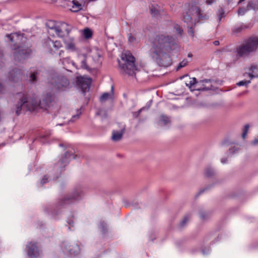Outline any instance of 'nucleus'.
Masks as SVG:
<instances>
[{
	"instance_id": "nucleus-1",
	"label": "nucleus",
	"mask_w": 258,
	"mask_h": 258,
	"mask_svg": "<svg viewBox=\"0 0 258 258\" xmlns=\"http://www.w3.org/2000/svg\"><path fill=\"white\" fill-rule=\"evenodd\" d=\"M151 47L149 53L159 66L167 67L172 63L169 52L176 44L175 39L165 34L156 35L150 40Z\"/></svg>"
},
{
	"instance_id": "nucleus-2",
	"label": "nucleus",
	"mask_w": 258,
	"mask_h": 258,
	"mask_svg": "<svg viewBox=\"0 0 258 258\" xmlns=\"http://www.w3.org/2000/svg\"><path fill=\"white\" fill-rule=\"evenodd\" d=\"M21 96L16 106V114L19 116L22 109L27 111H34L37 108L47 109L54 101L55 96L51 92L46 93L43 96L41 100L37 98H30L24 94L19 93Z\"/></svg>"
},
{
	"instance_id": "nucleus-3",
	"label": "nucleus",
	"mask_w": 258,
	"mask_h": 258,
	"mask_svg": "<svg viewBox=\"0 0 258 258\" xmlns=\"http://www.w3.org/2000/svg\"><path fill=\"white\" fill-rule=\"evenodd\" d=\"M84 196L83 187L81 186L76 187L72 192L60 199L55 205H47L44 210L52 218L57 219L61 212V208L67 205L80 201Z\"/></svg>"
},
{
	"instance_id": "nucleus-4",
	"label": "nucleus",
	"mask_w": 258,
	"mask_h": 258,
	"mask_svg": "<svg viewBox=\"0 0 258 258\" xmlns=\"http://www.w3.org/2000/svg\"><path fill=\"white\" fill-rule=\"evenodd\" d=\"M76 157L77 155H74L72 152L66 151L51 168L48 174L45 175L42 178L40 182L41 185L47 183L51 179L56 180L58 178L65 167L69 164L71 159H76Z\"/></svg>"
},
{
	"instance_id": "nucleus-5",
	"label": "nucleus",
	"mask_w": 258,
	"mask_h": 258,
	"mask_svg": "<svg viewBox=\"0 0 258 258\" xmlns=\"http://www.w3.org/2000/svg\"><path fill=\"white\" fill-rule=\"evenodd\" d=\"M7 37L12 43H14L12 49L14 52V58L16 61L20 62L28 57L32 53V50L28 47H22L17 44V41L22 38L21 35L17 33L7 34Z\"/></svg>"
},
{
	"instance_id": "nucleus-6",
	"label": "nucleus",
	"mask_w": 258,
	"mask_h": 258,
	"mask_svg": "<svg viewBox=\"0 0 258 258\" xmlns=\"http://www.w3.org/2000/svg\"><path fill=\"white\" fill-rule=\"evenodd\" d=\"M258 48V37H250L244 43L237 47L236 51L240 57L248 56Z\"/></svg>"
},
{
	"instance_id": "nucleus-7",
	"label": "nucleus",
	"mask_w": 258,
	"mask_h": 258,
	"mask_svg": "<svg viewBox=\"0 0 258 258\" xmlns=\"http://www.w3.org/2000/svg\"><path fill=\"white\" fill-rule=\"evenodd\" d=\"M48 83L51 88L55 91H63L69 88L70 82L63 76L53 74L48 78Z\"/></svg>"
},
{
	"instance_id": "nucleus-8",
	"label": "nucleus",
	"mask_w": 258,
	"mask_h": 258,
	"mask_svg": "<svg viewBox=\"0 0 258 258\" xmlns=\"http://www.w3.org/2000/svg\"><path fill=\"white\" fill-rule=\"evenodd\" d=\"M122 59L124 61L123 63H121L120 61H118L119 67L123 71V73L127 74L130 76H135L136 75V71H138L137 66L135 65V58L131 53H125L122 55Z\"/></svg>"
},
{
	"instance_id": "nucleus-9",
	"label": "nucleus",
	"mask_w": 258,
	"mask_h": 258,
	"mask_svg": "<svg viewBox=\"0 0 258 258\" xmlns=\"http://www.w3.org/2000/svg\"><path fill=\"white\" fill-rule=\"evenodd\" d=\"M25 250L28 258H40L42 255L40 246L35 242H28Z\"/></svg>"
},
{
	"instance_id": "nucleus-10",
	"label": "nucleus",
	"mask_w": 258,
	"mask_h": 258,
	"mask_svg": "<svg viewBox=\"0 0 258 258\" xmlns=\"http://www.w3.org/2000/svg\"><path fill=\"white\" fill-rule=\"evenodd\" d=\"M61 248L64 252L70 254L77 255L80 252V248L77 243L64 241L60 245Z\"/></svg>"
},
{
	"instance_id": "nucleus-11",
	"label": "nucleus",
	"mask_w": 258,
	"mask_h": 258,
	"mask_svg": "<svg viewBox=\"0 0 258 258\" xmlns=\"http://www.w3.org/2000/svg\"><path fill=\"white\" fill-rule=\"evenodd\" d=\"M92 80L90 78L78 77L76 80L77 86L83 93L89 91Z\"/></svg>"
},
{
	"instance_id": "nucleus-12",
	"label": "nucleus",
	"mask_w": 258,
	"mask_h": 258,
	"mask_svg": "<svg viewBox=\"0 0 258 258\" xmlns=\"http://www.w3.org/2000/svg\"><path fill=\"white\" fill-rule=\"evenodd\" d=\"M73 27L72 25L63 22L61 23L60 26H57L56 28L55 33L60 37H63L65 36H69L70 32L72 31Z\"/></svg>"
},
{
	"instance_id": "nucleus-13",
	"label": "nucleus",
	"mask_w": 258,
	"mask_h": 258,
	"mask_svg": "<svg viewBox=\"0 0 258 258\" xmlns=\"http://www.w3.org/2000/svg\"><path fill=\"white\" fill-rule=\"evenodd\" d=\"M191 5L189 6V9L187 11L182 14V20L184 23H186L187 25H196L197 23L196 20L194 21L192 18V16L195 15V12L191 11Z\"/></svg>"
},
{
	"instance_id": "nucleus-14",
	"label": "nucleus",
	"mask_w": 258,
	"mask_h": 258,
	"mask_svg": "<svg viewBox=\"0 0 258 258\" xmlns=\"http://www.w3.org/2000/svg\"><path fill=\"white\" fill-rule=\"evenodd\" d=\"M252 27V24L250 23L248 24H244L241 23L238 25L233 26L231 28L232 34L236 35L241 33L246 29H249Z\"/></svg>"
},
{
	"instance_id": "nucleus-15",
	"label": "nucleus",
	"mask_w": 258,
	"mask_h": 258,
	"mask_svg": "<svg viewBox=\"0 0 258 258\" xmlns=\"http://www.w3.org/2000/svg\"><path fill=\"white\" fill-rule=\"evenodd\" d=\"M9 78L12 82H18L22 78V72L21 70L18 68L12 69L9 72Z\"/></svg>"
},
{
	"instance_id": "nucleus-16",
	"label": "nucleus",
	"mask_w": 258,
	"mask_h": 258,
	"mask_svg": "<svg viewBox=\"0 0 258 258\" xmlns=\"http://www.w3.org/2000/svg\"><path fill=\"white\" fill-rule=\"evenodd\" d=\"M190 10L195 12V15L198 19V21H196L197 22H198L199 21H204L209 19V16L204 13L200 8L195 4L191 5V9Z\"/></svg>"
},
{
	"instance_id": "nucleus-17",
	"label": "nucleus",
	"mask_w": 258,
	"mask_h": 258,
	"mask_svg": "<svg viewBox=\"0 0 258 258\" xmlns=\"http://www.w3.org/2000/svg\"><path fill=\"white\" fill-rule=\"evenodd\" d=\"M196 84H195L194 82H192V80H190L189 83H186V86H188L190 91H193L194 90L205 91L211 90L213 88V86L211 84L208 86H206L204 84H202V86L200 88H192Z\"/></svg>"
},
{
	"instance_id": "nucleus-18",
	"label": "nucleus",
	"mask_w": 258,
	"mask_h": 258,
	"mask_svg": "<svg viewBox=\"0 0 258 258\" xmlns=\"http://www.w3.org/2000/svg\"><path fill=\"white\" fill-rule=\"evenodd\" d=\"M45 44L46 46H48V48H50V50H51V46H53L56 49H59L61 46V44L60 41H53L50 38L47 39V40L45 42Z\"/></svg>"
},
{
	"instance_id": "nucleus-19",
	"label": "nucleus",
	"mask_w": 258,
	"mask_h": 258,
	"mask_svg": "<svg viewBox=\"0 0 258 258\" xmlns=\"http://www.w3.org/2000/svg\"><path fill=\"white\" fill-rule=\"evenodd\" d=\"M125 132V127H123L120 132L113 131L112 139L114 141H120L122 138L123 134Z\"/></svg>"
},
{
	"instance_id": "nucleus-20",
	"label": "nucleus",
	"mask_w": 258,
	"mask_h": 258,
	"mask_svg": "<svg viewBox=\"0 0 258 258\" xmlns=\"http://www.w3.org/2000/svg\"><path fill=\"white\" fill-rule=\"evenodd\" d=\"M39 70H31L29 74V81L32 83H35L37 81V78L40 74Z\"/></svg>"
},
{
	"instance_id": "nucleus-21",
	"label": "nucleus",
	"mask_w": 258,
	"mask_h": 258,
	"mask_svg": "<svg viewBox=\"0 0 258 258\" xmlns=\"http://www.w3.org/2000/svg\"><path fill=\"white\" fill-rule=\"evenodd\" d=\"M216 16L217 18V22L219 24L222 21V19L226 17V14L224 9L220 7L216 12Z\"/></svg>"
},
{
	"instance_id": "nucleus-22",
	"label": "nucleus",
	"mask_w": 258,
	"mask_h": 258,
	"mask_svg": "<svg viewBox=\"0 0 258 258\" xmlns=\"http://www.w3.org/2000/svg\"><path fill=\"white\" fill-rule=\"evenodd\" d=\"M216 173L213 168L211 167H207L204 171V175L208 178H212L216 175Z\"/></svg>"
},
{
	"instance_id": "nucleus-23",
	"label": "nucleus",
	"mask_w": 258,
	"mask_h": 258,
	"mask_svg": "<svg viewBox=\"0 0 258 258\" xmlns=\"http://www.w3.org/2000/svg\"><path fill=\"white\" fill-rule=\"evenodd\" d=\"M199 215L202 220H206L210 217L211 212L210 211H206L203 210H201L199 212Z\"/></svg>"
},
{
	"instance_id": "nucleus-24",
	"label": "nucleus",
	"mask_w": 258,
	"mask_h": 258,
	"mask_svg": "<svg viewBox=\"0 0 258 258\" xmlns=\"http://www.w3.org/2000/svg\"><path fill=\"white\" fill-rule=\"evenodd\" d=\"M247 4L250 10H258V0H250Z\"/></svg>"
},
{
	"instance_id": "nucleus-25",
	"label": "nucleus",
	"mask_w": 258,
	"mask_h": 258,
	"mask_svg": "<svg viewBox=\"0 0 258 258\" xmlns=\"http://www.w3.org/2000/svg\"><path fill=\"white\" fill-rule=\"evenodd\" d=\"M151 103H152V100H150L148 107H146V106L143 107L142 108H141L140 109H139L138 111L133 112V117L134 118L138 117L140 116V115L142 111L145 110H148L149 109V108L150 107V104Z\"/></svg>"
},
{
	"instance_id": "nucleus-26",
	"label": "nucleus",
	"mask_w": 258,
	"mask_h": 258,
	"mask_svg": "<svg viewBox=\"0 0 258 258\" xmlns=\"http://www.w3.org/2000/svg\"><path fill=\"white\" fill-rule=\"evenodd\" d=\"M113 87H111V93H104L100 98V101H103L107 100L109 98H111V96L113 95Z\"/></svg>"
},
{
	"instance_id": "nucleus-27",
	"label": "nucleus",
	"mask_w": 258,
	"mask_h": 258,
	"mask_svg": "<svg viewBox=\"0 0 258 258\" xmlns=\"http://www.w3.org/2000/svg\"><path fill=\"white\" fill-rule=\"evenodd\" d=\"M72 3L74 5L73 6V12H77L82 9V5L78 1L73 0Z\"/></svg>"
},
{
	"instance_id": "nucleus-28",
	"label": "nucleus",
	"mask_w": 258,
	"mask_h": 258,
	"mask_svg": "<svg viewBox=\"0 0 258 258\" xmlns=\"http://www.w3.org/2000/svg\"><path fill=\"white\" fill-rule=\"evenodd\" d=\"M191 219L190 214H185L180 221V226H184Z\"/></svg>"
},
{
	"instance_id": "nucleus-29",
	"label": "nucleus",
	"mask_w": 258,
	"mask_h": 258,
	"mask_svg": "<svg viewBox=\"0 0 258 258\" xmlns=\"http://www.w3.org/2000/svg\"><path fill=\"white\" fill-rule=\"evenodd\" d=\"M93 32L91 30L88 28L84 29L83 31V35L86 39H89L92 37Z\"/></svg>"
},
{
	"instance_id": "nucleus-30",
	"label": "nucleus",
	"mask_w": 258,
	"mask_h": 258,
	"mask_svg": "<svg viewBox=\"0 0 258 258\" xmlns=\"http://www.w3.org/2000/svg\"><path fill=\"white\" fill-rule=\"evenodd\" d=\"M160 122L163 123V125H166L170 123V120L167 116L161 115L160 117Z\"/></svg>"
},
{
	"instance_id": "nucleus-31",
	"label": "nucleus",
	"mask_w": 258,
	"mask_h": 258,
	"mask_svg": "<svg viewBox=\"0 0 258 258\" xmlns=\"http://www.w3.org/2000/svg\"><path fill=\"white\" fill-rule=\"evenodd\" d=\"M150 12L153 16H157L159 15L158 10L154 6H149Z\"/></svg>"
},
{
	"instance_id": "nucleus-32",
	"label": "nucleus",
	"mask_w": 258,
	"mask_h": 258,
	"mask_svg": "<svg viewBox=\"0 0 258 258\" xmlns=\"http://www.w3.org/2000/svg\"><path fill=\"white\" fill-rule=\"evenodd\" d=\"M250 10V8L248 7V4L246 6V7H240L239 8L238 10V14L239 15L242 16L245 14V13L248 11Z\"/></svg>"
},
{
	"instance_id": "nucleus-33",
	"label": "nucleus",
	"mask_w": 258,
	"mask_h": 258,
	"mask_svg": "<svg viewBox=\"0 0 258 258\" xmlns=\"http://www.w3.org/2000/svg\"><path fill=\"white\" fill-rule=\"evenodd\" d=\"M81 67L82 69L86 70H88L89 69L88 66L87 64V56L86 55H84V58L81 61Z\"/></svg>"
},
{
	"instance_id": "nucleus-34",
	"label": "nucleus",
	"mask_w": 258,
	"mask_h": 258,
	"mask_svg": "<svg viewBox=\"0 0 258 258\" xmlns=\"http://www.w3.org/2000/svg\"><path fill=\"white\" fill-rule=\"evenodd\" d=\"M46 26L52 30H54L55 31H56V28H57V26H56L53 21H49V22L46 23Z\"/></svg>"
},
{
	"instance_id": "nucleus-35",
	"label": "nucleus",
	"mask_w": 258,
	"mask_h": 258,
	"mask_svg": "<svg viewBox=\"0 0 258 258\" xmlns=\"http://www.w3.org/2000/svg\"><path fill=\"white\" fill-rule=\"evenodd\" d=\"M195 25H187L188 30L187 33L191 37H194V27Z\"/></svg>"
},
{
	"instance_id": "nucleus-36",
	"label": "nucleus",
	"mask_w": 258,
	"mask_h": 258,
	"mask_svg": "<svg viewBox=\"0 0 258 258\" xmlns=\"http://www.w3.org/2000/svg\"><path fill=\"white\" fill-rule=\"evenodd\" d=\"M250 83V80H243L238 82L236 85L238 86H245L247 87L248 85Z\"/></svg>"
},
{
	"instance_id": "nucleus-37",
	"label": "nucleus",
	"mask_w": 258,
	"mask_h": 258,
	"mask_svg": "<svg viewBox=\"0 0 258 258\" xmlns=\"http://www.w3.org/2000/svg\"><path fill=\"white\" fill-rule=\"evenodd\" d=\"M96 114L98 115H102L104 118L107 117V113L105 110L99 109L96 113Z\"/></svg>"
},
{
	"instance_id": "nucleus-38",
	"label": "nucleus",
	"mask_w": 258,
	"mask_h": 258,
	"mask_svg": "<svg viewBox=\"0 0 258 258\" xmlns=\"http://www.w3.org/2000/svg\"><path fill=\"white\" fill-rule=\"evenodd\" d=\"M249 128V125L246 124L244 125V130L243 131V133L242 134V137L243 139L245 138V137L247 134L248 130Z\"/></svg>"
},
{
	"instance_id": "nucleus-39",
	"label": "nucleus",
	"mask_w": 258,
	"mask_h": 258,
	"mask_svg": "<svg viewBox=\"0 0 258 258\" xmlns=\"http://www.w3.org/2000/svg\"><path fill=\"white\" fill-rule=\"evenodd\" d=\"M188 63V61L186 59H183L181 61L177 68V70H179L181 68L186 66Z\"/></svg>"
},
{
	"instance_id": "nucleus-40",
	"label": "nucleus",
	"mask_w": 258,
	"mask_h": 258,
	"mask_svg": "<svg viewBox=\"0 0 258 258\" xmlns=\"http://www.w3.org/2000/svg\"><path fill=\"white\" fill-rule=\"evenodd\" d=\"M174 28L176 30V32L177 34H180V35H182L183 33V30L178 24L175 25Z\"/></svg>"
},
{
	"instance_id": "nucleus-41",
	"label": "nucleus",
	"mask_w": 258,
	"mask_h": 258,
	"mask_svg": "<svg viewBox=\"0 0 258 258\" xmlns=\"http://www.w3.org/2000/svg\"><path fill=\"white\" fill-rule=\"evenodd\" d=\"M74 219H75V218H74V216L73 214H71L70 216L68 217V220H67V222L68 223V224H69L70 225H71L73 224H74Z\"/></svg>"
},
{
	"instance_id": "nucleus-42",
	"label": "nucleus",
	"mask_w": 258,
	"mask_h": 258,
	"mask_svg": "<svg viewBox=\"0 0 258 258\" xmlns=\"http://www.w3.org/2000/svg\"><path fill=\"white\" fill-rule=\"evenodd\" d=\"M81 114V112L80 111H79V110H78V112H77V114L73 115V116L72 117V118L70 119V121L74 122L76 119H78L79 118V116H80Z\"/></svg>"
},
{
	"instance_id": "nucleus-43",
	"label": "nucleus",
	"mask_w": 258,
	"mask_h": 258,
	"mask_svg": "<svg viewBox=\"0 0 258 258\" xmlns=\"http://www.w3.org/2000/svg\"><path fill=\"white\" fill-rule=\"evenodd\" d=\"M66 43V47L69 49L75 50V45L73 42H70Z\"/></svg>"
},
{
	"instance_id": "nucleus-44",
	"label": "nucleus",
	"mask_w": 258,
	"mask_h": 258,
	"mask_svg": "<svg viewBox=\"0 0 258 258\" xmlns=\"http://www.w3.org/2000/svg\"><path fill=\"white\" fill-rule=\"evenodd\" d=\"M245 75H247L249 78H250V80L251 81V80L253 79V78H258V74L257 75H254L253 73H245L243 74V76H245Z\"/></svg>"
},
{
	"instance_id": "nucleus-45",
	"label": "nucleus",
	"mask_w": 258,
	"mask_h": 258,
	"mask_svg": "<svg viewBox=\"0 0 258 258\" xmlns=\"http://www.w3.org/2000/svg\"><path fill=\"white\" fill-rule=\"evenodd\" d=\"M211 185H208L204 188L201 189L196 195V197H199L201 194H203L205 191L211 188Z\"/></svg>"
},
{
	"instance_id": "nucleus-46",
	"label": "nucleus",
	"mask_w": 258,
	"mask_h": 258,
	"mask_svg": "<svg viewBox=\"0 0 258 258\" xmlns=\"http://www.w3.org/2000/svg\"><path fill=\"white\" fill-rule=\"evenodd\" d=\"M258 69V66L253 64L251 65L249 68L248 69L249 71L250 72V73H254L255 70H257Z\"/></svg>"
},
{
	"instance_id": "nucleus-47",
	"label": "nucleus",
	"mask_w": 258,
	"mask_h": 258,
	"mask_svg": "<svg viewBox=\"0 0 258 258\" xmlns=\"http://www.w3.org/2000/svg\"><path fill=\"white\" fill-rule=\"evenodd\" d=\"M128 41L130 43H133L136 41V38L130 33L128 35Z\"/></svg>"
},
{
	"instance_id": "nucleus-48",
	"label": "nucleus",
	"mask_w": 258,
	"mask_h": 258,
	"mask_svg": "<svg viewBox=\"0 0 258 258\" xmlns=\"http://www.w3.org/2000/svg\"><path fill=\"white\" fill-rule=\"evenodd\" d=\"M51 135L50 131L47 132L45 134H42L40 136L41 138L45 139Z\"/></svg>"
},
{
	"instance_id": "nucleus-49",
	"label": "nucleus",
	"mask_w": 258,
	"mask_h": 258,
	"mask_svg": "<svg viewBox=\"0 0 258 258\" xmlns=\"http://www.w3.org/2000/svg\"><path fill=\"white\" fill-rule=\"evenodd\" d=\"M212 81V80L211 79H204V80H200L199 81V83H211Z\"/></svg>"
},
{
	"instance_id": "nucleus-50",
	"label": "nucleus",
	"mask_w": 258,
	"mask_h": 258,
	"mask_svg": "<svg viewBox=\"0 0 258 258\" xmlns=\"http://www.w3.org/2000/svg\"><path fill=\"white\" fill-rule=\"evenodd\" d=\"M216 0H206V3L208 5H210L215 2Z\"/></svg>"
},
{
	"instance_id": "nucleus-51",
	"label": "nucleus",
	"mask_w": 258,
	"mask_h": 258,
	"mask_svg": "<svg viewBox=\"0 0 258 258\" xmlns=\"http://www.w3.org/2000/svg\"><path fill=\"white\" fill-rule=\"evenodd\" d=\"M210 249L209 248H207L206 249V250H202V253L204 255H205V254H207L208 253H209L210 252Z\"/></svg>"
},
{
	"instance_id": "nucleus-52",
	"label": "nucleus",
	"mask_w": 258,
	"mask_h": 258,
	"mask_svg": "<svg viewBox=\"0 0 258 258\" xmlns=\"http://www.w3.org/2000/svg\"><path fill=\"white\" fill-rule=\"evenodd\" d=\"M107 224V223L104 220H100V226H105Z\"/></svg>"
},
{
	"instance_id": "nucleus-53",
	"label": "nucleus",
	"mask_w": 258,
	"mask_h": 258,
	"mask_svg": "<svg viewBox=\"0 0 258 258\" xmlns=\"http://www.w3.org/2000/svg\"><path fill=\"white\" fill-rule=\"evenodd\" d=\"M252 145H258V138L255 139L251 143Z\"/></svg>"
},
{
	"instance_id": "nucleus-54",
	"label": "nucleus",
	"mask_w": 258,
	"mask_h": 258,
	"mask_svg": "<svg viewBox=\"0 0 258 258\" xmlns=\"http://www.w3.org/2000/svg\"><path fill=\"white\" fill-rule=\"evenodd\" d=\"M227 158H224L221 159V163H222L223 164L224 163H226L227 162Z\"/></svg>"
},
{
	"instance_id": "nucleus-55",
	"label": "nucleus",
	"mask_w": 258,
	"mask_h": 258,
	"mask_svg": "<svg viewBox=\"0 0 258 258\" xmlns=\"http://www.w3.org/2000/svg\"><path fill=\"white\" fill-rule=\"evenodd\" d=\"M213 44L216 46H218L220 44V42L219 41L216 40L213 42Z\"/></svg>"
},
{
	"instance_id": "nucleus-56",
	"label": "nucleus",
	"mask_w": 258,
	"mask_h": 258,
	"mask_svg": "<svg viewBox=\"0 0 258 258\" xmlns=\"http://www.w3.org/2000/svg\"><path fill=\"white\" fill-rule=\"evenodd\" d=\"M192 81L193 82L195 83V84H197V83H200L199 82H197V79L196 78H192Z\"/></svg>"
},
{
	"instance_id": "nucleus-57",
	"label": "nucleus",
	"mask_w": 258,
	"mask_h": 258,
	"mask_svg": "<svg viewBox=\"0 0 258 258\" xmlns=\"http://www.w3.org/2000/svg\"><path fill=\"white\" fill-rule=\"evenodd\" d=\"M229 151L230 152L234 153L235 152V148L233 147V148H232L231 149H229Z\"/></svg>"
},
{
	"instance_id": "nucleus-58",
	"label": "nucleus",
	"mask_w": 258,
	"mask_h": 258,
	"mask_svg": "<svg viewBox=\"0 0 258 258\" xmlns=\"http://www.w3.org/2000/svg\"><path fill=\"white\" fill-rule=\"evenodd\" d=\"M3 89V87L2 86V84L0 83V93L2 92Z\"/></svg>"
},
{
	"instance_id": "nucleus-59",
	"label": "nucleus",
	"mask_w": 258,
	"mask_h": 258,
	"mask_svg": "<svg viewBox=\"0 0 258 258\" xmlns=\"http://www.w3.org/2000/svg\"><path fill=\"white\" fill-rule=\"evenodd\" d=\"M245 0H239L238 2V4L241 3L242 2L244 1Z\"/></svg>"
},
{
	"instance_id": "nucleus-60",
	"label": "nucleus",
	"mask_w": 258,
	"mask_h": 258,
	"mask_svg": "<svg viewBox=\"0 0 258 258\" xmlns=\"http://www.w3.org/2000/svg\"><path fill=\"white\" fill-rule=\"evenodd\" d=\"M59 146H60V147H63V146H64V145H63V144H62V143H61V144H59Z\"/></svg>"
},
{
	"instance_id": "nucleus-61",
	"label": "nucleus",
	"mask_w": 258,
	"mask_h": 258,
	"mask_svg": "<svg viewBox=\"0 0 258 258\" xmlns=\"http://www.w3.org/2000/svg\"><path fill=\"white\" fill-rule=\"evenodd\" d=\"M191 56V54H189L188 55V57H189V56Z\"/></svg>"
},
{
	"instance_id": "nucleus-62",
	"label": "nucleus",
	"mask_w": 258,
	"mask_h": 258,
	"mask_svg": "<svg viewBox=\"0 0 258 258\" xmlns=\"http://www.w3.org/2000/svg\"><path fill=\"white\" fill-rule=\"evenodd\" d=\"M227 1H228V2L230 1V0H227Z\"/></svg>"
}]
</instances>
